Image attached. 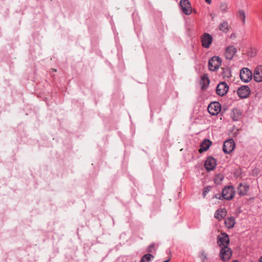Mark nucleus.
Listing matches in <instances>:
<instances>
[{
	"instance_id": "1",
	"label": "nucleus",
	"mask_w": 262,
	"mask_h": 262,
	"mask_svg": "<svg viewBox=\"0 0 262 262\" xmlns=\"http://www.w3.org/2000/svg\"><path fill=\"white\" fill-rule=\"evenodd\" d=\"M235 196V189L233 186H225L222 190V197L225 200L230 201Z\"/></svg>"
},
{
	"instance_id": "2",
	"label": "nucleus",
	"mask_w": 262,
	"mask_h": 262,
	"mask_svg": "<svg viewBox=\"0 0 262 262\" xmlns=\"http://www.w3.org/2000/svg\"><path fill=\"white\" fill-rule=\"evenodd\" d=\"M222 60L219 56H213L208 61V68L210 71H215L220 67Z\"/></svg>"
},
{
	"instance_id": "3",
	"label": "nucleus",
	"mask_w": 262,
	"mask_h": 262,
	"mask_svg": "<svg viewBox=\"0 0 262 262\" xmlns=\"http://www.w3.org/2000/svg\"><path fill=\"white\" fill-rule=\"evenodd\" d=\"M239 77L242 81L247 83L252 79L253 74L250 69L244 68L240 71Z\"/></svg>"
},
{
	"instance_id": "4",
	"label": "nucleus",
	"mask_w": 262,
	"mask_h": 262,
	"mask_svg": "<svg viewBox=\"0 0 262 262\" xmlns=\"http://www.w3.org/2000/svg\"><path fill=\"white\" fill-rule=\"evenodd\" d=\"M209 113L212 116H216L221 110V105L219 102L214 101L210 103L207 108Z\"/></svg>"
},
{
	"instance_id": "5",
	"label": "nucleus",
	"mask_w": 262,
	"mask_h": 262,
	"mask_svg": "<svg viewBox=\"0 0 262 262\" xmlns=\"http://www.w3.org/2000/svg\"><path fill=\"white\" fill-rule=\"evenodd\" d=\"M232 255L231 249L228 246H223L221 248L220 252V257L223 261L228 260Z\"/></svg>"
},
{
	"instance_id": "6",
	"label": "nucleus",
	"mask_w": 262,
	"mask_h": 262,
	"mask_svg": "<svg viewBox=\"0 0 262 262\" xmlns=\"http://www.w3.org/2000/svg\"><path fill=\"white\" fill-rule=\"evenodd\" d=\"M179 6L184 14L187 15L191 14V5L189 0H181Z\"/></svg>"
},
{
	"instance_id": "7",
	"label": "nucleus",
	"mask_w": 262,
	"mask_h": 262,
	"mask_svg": "<svg viewBox=\"0 0 262 262\" xmlns=\"http://www.w3.org/2000/svg\"><path fill=\"white\" fill-rule=\"evenodd\" d=\"M217 244L220 247L229 246L230 240L228 235L225 232H222L217 237Z\"/></svg>"
},
{
	"instance_id": "8",
	"label": "nucleus",
	"mask_w": 262,
	"mask_h": 262,
	"mask_svg": "<svg viewBox=\"0 0 262 262\" xmlns=\"http://www.w3.org/2000/svg\"><path fill=\"white\" fill-rule=\"evenodd\" d=\"M235 146V142L232 139L226 140L223 146V150L226 154H230L234 149Z\"/></svg>"
},
{
	"instance_id": "9",
	"label": "nucleus",
	"mask_w": 262,
	"mask_h": 262,
	"mask_svg": "<svg viewBox=\"0 0 262 262\" xmlns=\"http://www.w3.org/2000/svg\"><path fill=\"white\" fill-rule=\"evenodd\" d=\"M202 46L206 49H208L213 40L212 36L209 33H204L201 38Z\"/></svg>"
},
{
	"instance_id": "10",
	"label": "nucleus",
	"mask_w": 262,
	"mask_h": 262,
	"mask_svg": "<svg viewBox=\"0 0 262 262\" xmlns=\"http://www.w3.org/2000/svg\"><path fill=\"white\" fill-rule=\"evenodd\" d=\"M229 90V86L226 82L219 83L216 88V94L220 96H225Z\"/></svg>"
},
{
	"instance_id": "11",
	"label": "nucleus",
	"mask_w": 262,
	"mask_h": 262,
	"mask_svg": "<svg viewBox=\"0 0 262 262\" xmlns=\"http://www.w3.org/2000/svg\"><path fill=\"white\" fill-rule=\"evenodd\" d=\"M237 94L240 98H246L250 94V88L247 85H242L237 89Z\"/></svg>"
},
{
	"instance_id": "12",
	"label": "nucleus",
	"mask_w": 262,
	"mask_h": 262,
	"mask_svg": "<svg viewBox=\"0 0 262 262\" xmlns=\"http://www.w3.org/2000/svg\"><path fill=\"white\" fill-rule=\"evenodd\" d=\"M216 166V160L212 156H209L206 160L204 166L208 171L213 170Z\"/></svg>"
},
{
	"instance_id": "13",
	"label": "nucleus",
	"mask_w": 262,
	"mask_h": 262,
	"mask_svg": "<svg viewBox=\"0 0 262 262\" xmlns=\"http://www.w3.org/2000/svg\"><path fill=\"white\" fill-rule=\"evenodd\" d=\"M249 190V185L246 183H241L237 187V193L240 196L246 195Z\"/></svg>"
},
{
	"instance_id": "14",
	"label": "nucleus",
	"mask_w": 262,
	"mask_h": 262,
	"mask_svg": "<svg viewBox=\"0 0 262 262\" xmlns=\"http://www.w3.org/2000/svg\"><path fill=\"white\" fill-rule=\"evenodd\" d=\"M242 111L237 108H233L230 113V117L233 121H239L242 118Z\"/></svg>"
},
{
	"instance_id": "15",
	"label": "nucleus",
	"mask_w": 262,
	"mask_h": 262,
	"mask_svg": "<svg viewBox=\"0 0 262 262\" xmlns=\"http://www.w3.org/2000/svg\"><path fill=\"white\" fill-rule=\"evenodd\" d=\"M253 78L257 82L262 81V65L258 66L255 68L253 73Z\"/></svg>"
},
{
	"instance_id": "16",
	"label": "nucleus",
	"mask_w": 262,
	"mask_h": 262,
	"mask_svg": "<svg viewBox=\"0 0 262 262\" xmlns=\"http://www.w3.org/2000/svg\"><path fill=\"white\" fill-rule=\"evenodd\" d=\"M236 52V48L233 46H229L226 49L225 56L226 59L231 60Z\"/></svg>"
},
{
	"instance_id": "17",
	"label": "nucleus",
	"mask_w": 262,
	"mask_h": 262,
	"mask_svg": "<svg viewBox=\"0 0 262 262\" xmlns=\"http://www.w3.org/2000/svg\"><path fill=\"white\" fill-rule=\"evenodd\" d=\"M211 144L212 142L210 140L208 139L204 140L200 144L199 152L201 154L207 150Z\"/></svg>"
},
{
	"instance_id": "18",
	"label": "nucleus",
	"mask_w": 262,
	"mask_h": 262,
	"mask_svg": "<svg viewBox=\"0 0 262 262\" xmlns=\"http://www.w3.org/2000/svg\"><path fill=\"white\" fill-rule=\"evenodd\" d=\"M210 83V80L207 74H204L202 76L200 84L201 85V89L202 90L207 89Z\"/></svg>"
},
{
	"instance_id": "19",
	"label": "nucleus",
	"mask_w": 262,
	"mask_h": 262,
	"mask_svg": "<svg viewBox=\"0 0 262 262\" xmlns=\"http://www.w3.org/2000/svg\"><path fill=\"white\" fill-rule=\"evenodd\" d=\"M227 211L225 208L217 209L214 213V217L221 221L226 215Z\"/></svg>"
},
{
	"instance_id": "20",
	"label": "nucleus",
	"mask_w": 262,
	"mask_h": 262,
	"mask_svg": "<svg viewBox=\"0 0 262 262\" xmlns=\"http://www.w3.org/2000/svg\"><path fill=\"white\" fill-rule=\"evenodd\" d=\"M225 224L228 229L233 228L235 224V218L233 216L228 217L225 220Z\"/></svg>"
},
{
	"instance_id": "21",
	"label": "nucleus",
	"mask_w": 262,
	"mask_h": 262,
	"mask_svg": "<svg viewBox=\"0 0 262 262\" xmlns=\"http://www.w3.org/2000/svg\"><path fill=\"white\" fill-rule=\"evenodd\" d=\"M219 28L220 31L224 33H227L229 30L227 21H224L223 23H221L219 26Z\"/></svg>"
},
{
	"instance_id": "22",
	"label": "nucleus",
	"mask_w": 262,
	"mask_h": 262,
	"mask_svg": "<svg viewBox=\"0 0 262 262\" xmlns=\"http://www.w3.org/2000/svg\"><path fill=\"white\" fill-rule=\"evenodd\" d=\"M222 69L223 70V71L221 73L222 76L224 78H225L226 77L230 78L231 76L230 70L228 68H227V69L222 68Z\"/></svg>"
},
{
	"instance_id": "23",
	"label": "nucleus",
	"mask_w": 262,
	"mask_h": 262,
	"mask_svg": "<svg viewBox=\"0 0 262 262\" xmlns=\"http://www.w3.org/2000/svg\"><path fill=\"white\" fill-rule=\"evenodd\" d=\"M151 257L154 256L151 254H146L141 258L140 262H149Z\"/></svg>"
},
{
	"instance_id": "24",
	"label": "nucleus",
	"mask_w": 262,
	"mask_h": 262,
	"mask_svg": "<svg viewBox=\"0 0 262 262\" xmlns=\"http://www.w3.org/2000/svg\"><path fill=\"white\" fill-rule=\"evenodd\" d=\"M220 9L223 13H226L228 10V5L225 3H221Z\"/></svg>"
},
{
	"instance_id": "25",
	"label": "nucleus",
	"mask_w": 262,
	"mask_h": 262,
	"mask_svg": "<svg viewBox=\"0 0 262 262\" xmlns=\"http://www.w3.org/2000/svg\"><path fill=\"white\" fill-rule=\"evenodd\" d=\"M238 17L242 19L243 23H245L246 16L244 11L243 10H240L238 11Z\"/></svg>"
},
{
	"instance_id": "26",
	"label": "nucleus",
	"mask_w": 262,
	"mask_h": 262,
	"mask_svg": "<svg viewBox=\"0 0 262 262\" xmlns=\"http://www.w3.org/2000/svg\"><path fill=\"white\" fill-rule=\"evenodd\" d=\"M199 257L201 259L202 262H205V260L207 259V254L204 250H203L201 251Z\"/></svg>"
},
{
	"instance_id": "27",
	"label": "nucleus",
	"mask_w": 262,
	"mask_h": 262,
	"mask_svg": "<svg viewBox=\"0 0 262 262\" xmlns=\"http://www.w3.org/2000/svg\"><path fill=\"white\" fill-rule=\"evenodd\" d=\"M211 188H212V187L210 186H206L204 187L203 192H202V195L203 196V198L206 197L207 194L211 190Z\"/></svg>"
},
{
	"instance_id": "28",
	"label": "nucleus",
	"mask_w": 262,
	"mask_h": 262,
	"mask_svg": "<svg viewBox=\"0 0 262 262\" xmlns=\"http://www.w3.org/2000/svg\"><path fill=\"white\" fill-rule=\"evenodd\" d=\"M212 198H215V199H219V200H224V199H223V198L222 197V194H221L220 193H216L215 194H214Z\"/></svg>"
},
{
	"instance_id": "29",
	"label": "nucleus",
	"mask_w": 262,
	"mask_h": 262,
	"mask_svg": "<svg viewBox=\"0 0 262 262\" xmlns=\"http://www.w3.org/2000/svg\"><path fill=\"white\" fill-rule=\"evenodd\" d=\"M154 248H155V245H154V244H152L148 247V248L147 249V251L148 252H151Z\"/></svg>"
},
{
	"instance_id": "30",
	"label": "nucleus",
	"mask_w": 262,
	"mask_h": 262,
	"mask_svg": "<svg viewBox=\"0 0 262 262\" xmlns=\"http://www.w3.org/2000/svg\"><path fill=\"white\" fill-rule=\"evenodd\" d=\"M212 0H205V2L209 4H210Z\"/></svg>"
},
{
	"instance_id": "31",
	"label": "nucleus",
	"mask_w": 262,
	"mask_h": 262,
	"mask_svg": "<svg viewBox=\"0 0 262 262\" xmlns=\"http://www.w3.org/2000/svg\"><path fill=\"white\" fill-rule=\"evenodd\" d=\"M259 262H262V256L260 257Z\"/></svg>"
},
{
	"instance_id": "32",
	"label": "nucleus",
	"mask_w": 262,
	"mask_h": 262,
	"mask_svg": "<svg viewBox=\"0 0 262 262\" xmlns=\"http://www.w3.org/2000/svg\"><path fill=\"white\" fill-rule=\"evenodd\" d=\"M232 262H239L238 260H233Z\"/></svg>"
},
{
	"instance_id": "33",
	"label": "nucleus",
	"mask_w": 262,
	"mask_h": 262,
	"mask_svg": "<svg viewBox=\"0 0 262 262\" xmlns=\"http://www.w3.org/2000/svg\"><path fill=\"white\" fill-rule=\"evenodd\" d=\"M52 70L53 71H56V70H55V69H52Z\"/></svg>"
}]
</instances>
